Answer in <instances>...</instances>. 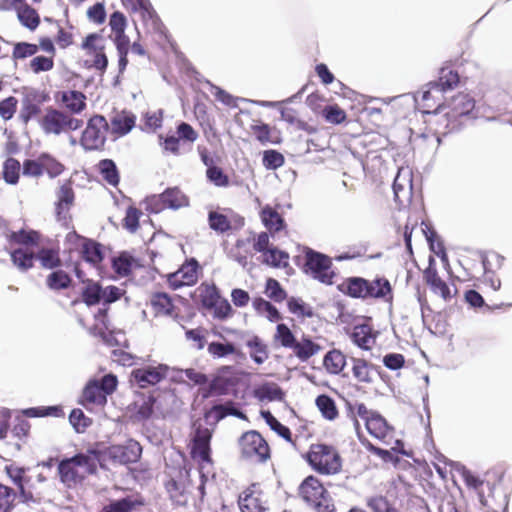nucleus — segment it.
Listing matches in <instances>:
<instances>
[{
	"label": "nucleus",
	"instance_id": "nucleus-1",
	"mask_svg": "<svg viewBox=\"0 0 512 512\" xmlns=\"http://www.w3.org/2000/svg\"><path fill=\"white\" fill-rule=\"evenodd\" d=\"M337 289L353 299L381 300L389 305L394 301L393 287L385 276H376L372 280L359 276L347 277L338 284Z\"/></svg>",
	"mask_w": 512,
	"mask_h": 512
},
{
	"label": "nucleus",
	"instance_id": "nucleus-2",
	"mask_svg": "<svg viewBox=\"0 0 512 512\" xmlns=\"http://www.w3.org/2000/svg\"><path fill=\"white\" fill-rule=\"evenodd\" d=\"M98 464H101V450L96 449H88L85 453L63 459L57 467L60 481L69 488L75 487L88 475L95 474Z\"/></svg>",
	"mask_w": 512,
	"mask_h": 512
},
{
	"label": "nucleus",
	"instance_id": "nucleus-3",
	"mask_svg": "<svg viewBox=\"0 0 512 512\" xmlns=\"http://www.w3.org/2000/svg\"><path fill=\"white\" fill-rule=\"evenodd\" d=\"M238 457L252 465H265L272 459V448L257 430L243 432L236 441Z\"/></svg>",
	"mask_w": 512,
	"mask_h": 512
},
{
	"label": "nucleus",
	"instance_id": "nucleus-4",
	"mask_svg": "<svg viewBox=\"0 0 512 512\" xmlns=\"http://www.w3.org/2000/svg\"><path fill=\"white\" fill-rule=\"evenodd\" d=\"M303 458L319 475L333 476L342 471V457L338 449L331 444L313 443Z\"/></svg>",
	"mask_w": 512,
	"mask_h": 512
},
{
	"label": "nucleus",
	"instance_id": "nucleus-5",
	"mask_svg": "<svg viewBox=\"0 0 512 512\" xmlns=\"http://www.w3.org/2000/svg\"><path fill=\"white\" fill-rule=\"evenodd\" d=\"M299 495L316 512H336L330 493L314 475H309L302 481Z\"/></svg>",
	"mask_w": 512,
	"mask_h": 512
},
{
	"label": "nucleus",
	"instance_id": "nucleus-6",
	"mask_svg": "<svg viewBox=\"0 0 512 512\" xmlns=\"http://www.w3.org/2000/svg\"><path fill=\"white\" fill-rule=\"evenodd\" d=\"M117 384V377L113 374L104 375L100 380H90L82 391L80 404L87 410L104 407L107 396L116 390Z\"/></svg>",
	"mask_w": 512,
	"mask_h": 512
},
{
	"label": "nucleus",
	"instance_id": "nucleus-7",
	"mask_svg": "<svg viewBox=\"0 0 512 512\" xmlns=\"http://www.w3.org/2000/svg\"><path fill=\"white\" fill-rule=\"evenodd\" d=\"M39 126L45 134L61 135L80 129L83 121L68 112L50 106L39 118Z\"/></svg>",
	"mask_w": 512,
	"mask_h": 512
},
{
	"label": "nucleus",
	"instance_id": "nucleus-8",
	"mask_svg": "<svg viewBox=\"0 0 512 512\" xmlns=\"http://www.w3.org/2000/svg\"><path fill=\"white\" fill-rule=\"evenodd\" d=\"M252 247L255 253L261 254V262L272 268H287L289 266V253L274 246L267 232L252 235Z\"/></svg>",
	"mask_w": 512,
	"mask_h": 512
},
{
	"label": "nucleus",
	"instance_id": "nucleus-9",
	"mask_svg": "<svg viewBox=\"0 0 512 512\" xmlns=\"http://www.w3.org/2000/svg\"><path fill=\"white\" fill-rule=\"evenodd\" d=\"M109 123L103 115L91 116L80 137V145L86 151H101L106 144Z\"/></svg>",
	"mask_w": 512,
	"mask_h": 512
},
{
	"label": "nucleus",
	"instance_id": "nucleus-10",
	"mask_svg": "<svg viewBox=\"0 0 512 512\" xmlns=\"http://www.w3.org/2000/svg\"><path fill=\"white\" fill-rule=\"evenodd\" d=\"M82 50L87 57L86 64L103 75L108 67V57L105 53L106 39L99 33L88 34L82 44Z\"/></svg>",
	"mask_w": 512,
	"mask_h": 512
},
{
	"label": "nucleus",
	"instance_id": "nucleus-11",
	"mask_svg": "<svg viewBox=\"0 0 512 512\" xmlns=\"http://www.w3.org/2000/svg\"><path fill=\"white\" fill-rule=\"evenodd\" d=\"M23 175L39 178L44 174L56 178L65 171V166L49 153H41L36 159H26L23 162Z\"/></svg>",
	"mask_w": 512,
	"mask_h": 512
},
{
	"label": "nucleus",
	"instance_id": "nucleus-12",
	"mask_svg": "<svg viewBox=\"0 0 512 512\" xmlns=\"http://www.w3.org/2000/svg\"><path fill=\"white\" fill-rule=\"evenodd\" d=\"M425 114L427 115L425 120L427 130L437 145L440 144L441 136H446L458 130L461 125V121H457L450 116L449 111L445 107L435 109Z\"/></svg>",
	"mask_w": 512,
	"mask_h": 512
},
{
	"label": "nucleus",
	"instance_id": "nucleus-13",
	"mask_svg": "<svg viewBox=\"0 0 512 512\" xmlns=\"http://www.w3.org/2000/svg\"><path fill=\"white\" fill-rule=\"evenodd\" d=\"M304 270L306 273H310L314 279L327 285L333 284L336 275L332 270L331 259L310 248L305 250Z\"/></svg>",
	"mask_w": 512,
	"mask_h": 512
},
{
	"label": "nucleus",
	"instance_id": "nucleus-14",
	"mask_svg": "<svg viewBox=\"0 0 512 512\" xmlns=\"http://www.w3.org/2000/svg\"><path fill=\"white\" fill-rule=\"evenodd\" d=\"M75 198V192L70 180L63 182L56 191V201L54 203L55 217L66 229L73 227L71 209L75 204Z\"/></svg>",
	"mask_w": 512,
	"mask_h": 512
},
{
	"label": "nucleus",
	"instance_id": "nucleus-15",
	"mask_svg": "<svg viewBox=\"0 0 512 512\" xmlns=\"http://www.w3.org/2000/svg\"><path fill=\"white\" fill-rule=\"evenodd\" d=\"M142 453V447L135 440H128L123 445H111L101 451V467L104 462L109 460L114 464L127 465L139 460Z\"/></svg>",
	"mask_w": 512,
	"mask_h": 512
},
{
	"label": "nucleus",
	"instance_id": "nucleus-16",
	"mask_svg": "<svg viewBox=\"0 0 512 512\" xmlns=\"http://www.w3.org/2000/svg\"><path fill=\"white\" fill-rule=\"evenodd\" d=\"M239 380L238 373L232 366H223L208 387L202 389L201 395L203 398L228 395L235 390Z\"/></svg>",
	"mask_w": 512,
	"mask_h": 512
},
{
	"label": "nucleus",
	"instance_id": "nucleus-17",
	"mask_svg": "<svg viewBox=\"0 0 512 512\" xmlns=\"http://www.w3.org/2000/svg\"><path fill=\"white\" fill-rule=\"evenodd\" d=\"M201 267L195 258L187 259L175 272L166 274L165 281L171 290L193 286L198 282Z\"/></svg>",
	"mask_w": 512,
	"mask_h": 512
},
{
	"label": "nucleus",
	"instance_id": "nucleus-18",
	"mask_svg": "<svg viewBox=\"0 0 512 512\" xmlns=\"http://www.w3.org/2000/svg\"><path fill=\"white\" fill-rule=\"evenodd\" d=\"M237 504L241 512H269L268 497L259 483H251L238 495Z\"/></svg>",
	"mask_w": 512,
	"mask_h": 512
},
{
	"label": "nucleus",
	"instance_id": "nucleus-19",
	"mask_svg": "<svg viewBox=\"0 0 512 512\" xmlns=\"http://www.w3.org/2000/svg\"><path fill=\"white\" fill-rule=\"evenodd\" d=\"M50 100V95L45 90L30 88L23 92L19 119L28 124L31 120L40 116L42 105Z\"/></svg>",
	"mask_w": 512,
	"mask_h": 512
},
{
	"label": "nucleus",
	"instance_id": "nucleus-20",
	"mask_svg": "<svg viewBox=\"0 0 512 512\" xmlns=\"http://www.w3.org/2000/svg\"><path fill=\"white\" fill-rule=\"evenodd\" d=\"M154 317H165L173 320L181 318V310L175 300L166 292H153L148 303Z\"/></svg>",
	"mask_w": 512,
	"mask_h": 512
},
{
	"label": "nucleus",
	"instance_id": "nucleus-21",
	"mask_svg": "<svg viewBox=\"0 0 512 512\" xmlns=\"http://www.w3.org/2000/svg\"><path fill=\"white\" fill-rule=\"evenodd\" d=\"M212 430L201 424L195 425L192 437L191 456L202 463H212L210 442Z\"/></svg>",
	"mask_w": 512,
	"mask_h": 512
},
{
	"label": "nucleus",
	"instance_id": "nucleus-22",
	"mask_svg": "<svg viewBox=\"0 0 512 512\" xmlns=\"http://www.w3.org/2000/svg\"><path fill=\"white\" fill-rule=\"evenodd\" d=\"M168 366L159 364L158 366H147L134 369L131 373L135 383L140 388H147L156 385L167 377Z\"/></svg>",
	"mask_w": 512,
	"mask_h": 512
},
{
	"label": "nucleus",
	"instance_id": "nucleus-23",
	"mask_svg": "<svg viewBox=\"0 0 512 512\" xmlns=\"http://www.w3.org/2000/svg\"><path fill=\"white\" fill-rule=\"evenodd\" d=\"M423 279L434 294L439 295L444 300L453 297L449 285L440 277L433 257L429 258V264L423 271Z\"/></svg>",
	"mask_w": 512,
	"mask_h": 512
},
{
	"label": "nucleus",
	"instance_id": "nucleus-24",
	"mask_svg": "<svg viewBox=\"0 0 512 512\" xmlns=\"http://www.w3.org/2000/svg\"><path fill=\"white\" fill-rule=\"evenodd\" d=\"M55 98L66 109L65 112H68L72 116L82 113L87 107L86 95L81 91H59L56 93Z\"/></svg>",
	"mask_w": 512,
	"mask_h": 512
},
{
	"label": "nucleus",
	"instance_id": "nucleus-25",
	"mask_svg": "<svg viewBox=\"0 0 512 512\" xmlns=\"http://www.w3.org/2000/svg\"><path fill=\"white\" fill-rule=\"evenodd\" d=\"M445 92L442 91L439 86L434 84L433 82H429L426 85V89L421 92L420 99H416L419 107L422 109L423 113H428L435 109H439L445 107L443 103Z\"/></svg>",
	"mask_w": 512,
	"mask_h": 512
},
{
	"label": "nucleus",
	"instance_id": "nucleus-26",
	"mask_svg": "<svg viewBox=\"0 0 512 512\" xmlns=\"http://www.w3.org/2000/svg\"><path fill=\"white\" fill-rule=\"evenodd\" d=\"M366 429L371 436L385 444H390L394 437L393 428L387 423L386 419L379 413H375L365 423Z\"/></svg>",
	"mask_w": 512,
	"mask_h": 512
},
{
	"label": "nucleus",
	"instance_id": "nucleus-27",
	"mask_svg": "<svg viewBox=\"0 0 512 512\" xmlns=\"http://www.w3.org/2000/svg\"><path fill=\"white\" fill-rule=\"evenodd\" d=\"M474 106L473 98L466 93L456 94L445 104V108L449 111L450 116L457 121H461V117L469 114L474 109Z\"/></svg>",
	"mask_w": 512,
	"mask_h": 512
},
{
	"label": "nucleus",
	"instance_id": "nucleus-28",
	"mask_svg": "<svg viewBox=\"0 0 512 512\" xmlns=\"http://www.w3.org/2000/svg\"><path fill=\"white\" fill-rule=\"evenodd\" d=\"M68 236H73L81 240L80 254L81 257L88 263L97 265L103 260V252L101 245L92 239H88L78 235L75 231L69 233Z\"/></svg>",
	"mask_w": 512,
	"mask_h": 512
},
{
	"label": "nucleus",
	"instance_id": "nucleus-29",
	"mask_svg": "<svg viewBox=\"0 0 512 512\" xmlns=\"http://www.w3.org/2000/svg\"><path fill=\"white\" fill-rule=\"evenodd\" d=\"M136 116L127 110L116 112L110 119L111 132L116 136H124L135 126Z\"/></svg>",
	"mask_w": 512,
	"mask_h": 512
},
{
	"label": "nucleus",
	"instance_id": "nucleus-30",
	"mask_svg": "<svg viewBox=\"0 0 512 512\" xmlns=\"http://www.w3.org/2000/svg\"><path fill=\"white\" fill-rule=\"evenodd\" d=\"M260 218L263 225L268 230L269 236H274L276 233L286 228L284 218L273 207L266 205L261 209Z\"/></svg>",
	"mask_w": 512,
	"mask_h": 512
},
{
	"label": "nucleus",
	"instance_id": "nucleus-31",
	"mask_svg": "<svg viewBox=\"0 0 512 512\" xmlns=\"http://www.w3.org/2000/svg\"><path fill=\"white\" fill-rule=\"evenodd\" d=\"M7 241L10 248L18 245L19 248H27L37 246L40 242V234L34 230L20 229L12 231L7 235Z\"/></svg>",
	"mask_w": 512,
	"mask_h": 512
},
{
	"label": "nucleus",
	"instance_id": "nucleus-32",
	"mask_svg": "<svg viewBox=\"0 0 512 512\" xmlns=\"http://www.w3.org/2000/svg\"><path fill=\"white\" fill-rule=\"evenodd\" d=\"M291 350L301 362H307L322 350V346L310 337L303 336L300 340H296Z\"/></svg>",
	"mask_w": 512,
	"mask_h": 512
},
{
	"label": "nucleus",
	"instance_id": "nucleus-33",
	"mask_svg": "<svg viewBox=\"0 0 512 512\" xmlns=\"http://www.w3.org/2000/svg\"><path fill=\"white\" fill-rule=\"evenodd\" d=\"M9 255L13 265L21 272L34 267L35 253L27 248H10Z\"/></svg>",
	"mask_w": 512,
	"mask_h": 512
},
{
	"label": "nucleus",
	"instance_id": "nucleus-34",
	"mask_svg": "<svg viewBox=\"0 0 512 512\" xmlns=\"http://www.w3.org/2000/svg\"><path fill=\"white\" fill-rule=\"evenodd\" d=\"M351 339L355 345L363 350H371L376 343V336L369 325L362 324L353 328Z\"/></svg>",
	"mask_w": 512,
	"mask_h": 512
},
{
	"label": "nucleus",
	"instance_id": "nucleus-35",
	"mask_svg": "<svg viewBox=\"0 0 512 512\" xmlns=\"http://www.w3.org/2000/svg\"><path fill=\"white\" fill-rule=\"evenodd\" d=\"M346 366V356L339 349L328 351L323 358V367L328 374L339 375Z\"/></svg>",
	"mask_w": 512,
	"mask_h": 512
},
{
	"label": "nucleus",
	"instance_id": "nucleus-36",
	"mask_svg": "<svg viewBox=\"0 0 512 512\" xmlns=\"http://www.w3.org/2000/svg\"><path fill=\"white\" fill-rule=\"evenodd\" d=\"M35 258L39 260L41 267L44 269L54 270L62 265L58 247H42L35 253Z\"/></svg>",
	"mask_w": 512,
	"mask_h": 512
},
{
	"label": "nucleus",
	"instance_id": "nucleus-37",
	"mask_svg": "<svg viewBox=\"0 0 512 512\" xmlns=\"http://www.w3.org/2000/svg\"><path fill=\"white\" fill-rule=\"evenodd\" d=\"M15 13L21 25L29 29L30 31L36 30L41 23L39 13L27 2L21 7H19L15 11Z\"/></svg>",
	"mask_w": 512,
	"mask_h": 512
},
{
	"label": "nucleus",
	"instance_id": "nucleus-38",
	"mask_svg": "<svg viewBox=\"0 0 512 512\" xmlns=\"http://www.w3.org/2000/svg\"><path fill=\"white\" fill-rule=\"evenodd\" d=\"M162 194L167 209L178 210L189 206V197L178 187H169Z\"/></svg>",
	"mask_w": 512,
	"mask_h": 512
},
{
	"label": "nucleus",
	"instance_id": "nucleus-39",
	"mask_svg": "<svg viewBox=\"0 0 512 512\" xmlns=\"http://www.w3.org/2000/svg\"><path fill=\"white\" fill-rule=\"evenodd\" d=\"M45 284L52 291L66 290L70 288L72 278L66 271L57 268L46 276Z\"/></svg>",
	"mask_w": 512,
	"mask_h": 512
},
{
	"label": "nucleus",
	"instance_id": "nucleus-40",
	"mask_svg": "<svg viewBox=\"0 0 512 512\" xmlns=\"http://www.w3.org/2000/svg\"><path fill=\"white\" fill-rule=\"evenodd\" d=\"M346 411L347 417L351 419L356 430H359L360 428V422L358 420L359 417L366 423L367 419H370V417L376 413L375 411L369 410L362 402H347Z\"/></svg>",
	"mask_w": 512,
	"mask_h": 512
},
{
	"label": "nucleus",
	"instance_id": "nucleus-41",
	"mask_svg": "<svg viewBox=\"0 0 512 512\" xmlns=\"http://www.w3.org/2000/svg\"><path fill=\"white\" fill-rule=\"evenodd\" d=\"M84 287L81 291V299L87 306H94L100 303L103 297L102 287L99 283L87 279L83 281Z\"/></svg>",
	"mask_w": 512,
	"mask_h": 512
},
{
	"label": "nucleus",
	"instance_id": "nucleus-42",
	"mask_svg": "<svg viewBox=\"0 0 512 512\" xmlns=\"http://www.w3.org/2000/svg\"><path fill=\"white\" fill-rule=\"evenodd\" d=\"M315 405L320 411L323 418L334 421L339 416V410L336 402L327 394H320L315 399Z\"/></svg>",
	"mask_w": 512,
	"mask_h": 512
},
{
	"label": "nucleus",
	"instance_id": "nucleus-43",
	"mask_svg": "<svg viewBox=\"0 0 512 512\" xmlns=\"http://www.w3.org/2000/svg\"><path fill=\"white\" fill-rule=\"evenodd\" d=\"M246 346L250 349V357L256 364L261 365L268 359V346L260 337L253 336L246 341Z\"/></svg>",
	"mask_w": 512,
	"mask_h": 512
},
{
	"label": "nucleus",
	"instance_id": "nucleus-44",
	"mask_svg": "<svg viewBox=\"0 0 512 512\" xmlns=\"http://www.w3.org/2000/svg\"><path fill=\"white\" fill-rule=\"evenodd\" d=\"M137 259L128 252L121 253L113 260V269L120 276H128L134 268L139 267Z\"/></svg>",
	"mask_w": 512,
	"mask_h": 512
},
{
	"label": "nucleus",
	"instance_id": "nucleus-45",
	"mask_svg": "<svg viewBox=\"0 0 512 512\" xmlns=\"http://www.w3.org/2000/svg\"><path fill=\"white\" fill-rule=\"evenodd\" d=\"M197 291L201 305L207 310H211V307L215 306V302L221 297L214 284L202 283Z\"/></svg>",
	"mask_w": 512,
	"mask_h": 512
},
{
	"label": "nucleus",
	"instance_id": "nucleus-46",
	"mask_svg": "<svg viewBox=\"0 0 512 512\" xmlns=\"http://www.w3.org/2000/svg\"><path fill=\"white\" fill-rule=\"evenodd\" d=\"M98 170L102 178L111 186L117 187L120 181L119 171L111 159H103L98 163Z\"/></svg>",
	"mask_w": 512,
	"mask_h": 512
},
{
	"label": "nucleus",
	"instance_id": "nucleus-47",
	"mask_svg": "<svg viewBox=\"0 0 512 512\" xmlns=\"http://www.w3.org/2000/svg\"><path fill=\"white\" fill-rule=\"evenodd\" d=\"M143 501L132 497H125L103 507L101 512H132L136 507L142 506Z\"/></svg>",
	"mask_w": 512,
	"mask_h": 512
},
{
	"label": "nucleus",
	"instance_id": "nucleus-48",
	"mask_svg": "<svg viewBox=\"0 0 512 512\" xmlns=\"http://www.w3.org/2000/svg\"><path fill=\"white\" fill-rule=\"evenodd\" d=\"M262 415L266 423L274 432L296 447V442L292 439V432L289 427L280 423L269 411L263 412Z\"/></svg>",
	"mask_w": 512,
	"mask_h": 512
},
{
	"label": "nucleus",
	"instance_id": "nucleus-49",
	"mask_svg": "<svg viewBox=\"0 0 512 512\" xmlns=\"http://www.w3.org/2000/svg\"><path fill=\"white\" fill-rule=\"evenodd\" d=\"M208 224L213 231L224 234L231 230L232 225L229 218L218 211H210L208 214Z\"/></svg>",
	"mask_w": 512,
	"mask_h": 512
},
{
	"label": "nucleus",
	"instance_id": "nucleus-50",
	"mask_svg": "<svg viewBox=\"0 0 512 512\" xmlns=\"http://www.w3.org/2000/svg\"><path fill=\"white\" fill-rule=\"evenodd\" d=\"M352 374L358 382L370 383L372 381L371 368L364 359L352 358Z\"/></svg>",
	"mask_w": 512,
	"mask_h": 512
},
{
	"label": "nucleus",
	"instance_id": "nucleus-51",
	"mask_svg": "<svg viewBox=\"0 0 512 512\" xmlns=\"http://www.w3.org/2000/svg\"><path fill=\"white\" fill-rule=\"evenodd\" d=\"M434 84L439 86L442 91L446 92L448 90L453 89L459 83V75L457 71H454L449 68H442L439 73V78L437 81H433Z\"/></svg>",
	"mask_w": 512,
	"mask_h": 512
},
{
	"label": "nucleus",
	"instance_id": "nucleus-52",
	"mask_svg": "<svg viewBox=\"0 0 512 512\" xmlns=\"http://www.w3.org/2000/svg\"><path fill=\"white\" fill-rule=\"evenodd\" d=\"M366 505L372 512H401L383 495L367 498Z\"/></svg>",
	"mask_w": 512,
	"mask_h": 512
},
{
	"label": "nucleus",
	"instance_id": "nucleus-53",
	"mask_svg": "<svg viewBox=\"0 0 512 512\" xmlns=\"http://www.w3.org/2000/svg\"><path fill=\"white\" fill-rule=\"evenodd\" d=\"M21 165L20 162L13 158L9 157L5 160L3 164V178L6 183L15 185L19 181Z\"/></svg>",
	"mask_w": 512,
	"mask_h": 512
},
{
	"label": "nucleus",
	"instance_id": "nucleus-54",
	"mask_svg": "<svg viewBox=\"0 0 512 512\" xmlns=\"http://www.w3.org/2000/svg\"><path fill=\"white\" fill-rule=\"evenodd\" d=\"M24 415L27 417H64L65 413L63 408L60 405L55 406H41V407H32L23 411Z\"/></svg>",
	"mask_w": 512,
	"mask_h": 512
},
{
	"label": "nucleus",
	"instance_id": "nucleus-55",
	"mask_svg": "<svg viewBox=\"0 0 512 512\" xmlns=\"http://www.w3.org/2000/svg\"><path fill=\"white\" fill-rule=\"evenodd\" d=\"M253 307L258 313H266V317L270 322H277L282 319L278 309L261 297L254 299Z\"/></svg>",
	"mask_w": 512,
	"mask_h": 512
},
{
	"label": "nucleus",
	"instance_id": "nucleus-56",
	"mask_svg": "<svg viewBox=\"0 0 512 512\" xmlns=\"http://www.w3.org/2000/svg\"><path fill=\"white\" fill-rule=\"evenodd\" d=\"M264 293L270 300L277 303H281L287 298V292L279 281L274 278H268L266 280Z\"/></svg>",
	"mask_w": 512,
	"mask_h": 512
},
{
	"label": "nucleus",
	"instance_id": "nucleus-57",
	"mask_svg": "<svg viewBox=\"0 0 512 512\" xmlns=\"http://www.w3.org/2000/svg\"><path fill=\"white\" fill-rule=\"evenodd\" d=\"M207 351L214 358H224L237 353L235 345L231 342H211L208 344Z\"/></svg>",
	"mask_w": 512,
	"mask_h": 512
},
{
	"label": "nucleus",
	"instance_id": "nucleus-58",
	"mask_svg": "<svg viewBox=\"0 0 512 512\" xmlns=\"http://www.w3.org/2000/svg\"><path fill=\"white\" fill-rule=\"evenodd\" d=\"M274 340L279 342L281 346L284 348L291 349L296 342L295 335L291 331V329L283 323H280L276 327V333L274 335Z\"/></svg>",
	"mask_w": 512,
	"mask_h": 512
},
{
	"label": "nucleus",
	"instance_id": "nucleus-59",
	"mask_svg": "<svg viewBox=\"0 0 512 512\" xmlns=\"http://www.w3.org/2000/svg\"><path fill=\"white\" fill-rule=\"evenodd\" d=\"M257 395L261 399L269 401H281L284 398L283 390L275 383L263 384L258 390Z\"/></svg>",
	"mask_w": 512,
	"mask_h": 512
},
{
	"label": "nucleus",
	"instance_id": "nucleus-60",
	"mask_svg": "<svg viewBox=\"0 0 512 512\" xmlns=\"http://www.w3.org/2000/svg\"><path fill=\"white\" fill-rule=\"evenodd\" d=\"M54 68V57L52 56H35L29 62V69L34 74L48 72Z\"/></svg>",
	"mask_w": 512,
	"mask_h": 512
},
{
	"label": "nucleus",
	"instance_id": "nucleus-61",
	"mask_svg": "<svg viewBox=\"0 0 512 512\" xmlns=\"http://www.w3.org/2000/svg\"><path fill=\"white\" fill-rule=\"evenodd\" d=\"M39 51V46L29 42H18L14 44L12 50V58L14 60H22L31 56L36 55Z\"/></svg>",
	"mask_w": 512,
	"mask_h": 512
},
{
	"label": "nucleus",
	"instance_id": "nucleus-62",
	"mask_svg": "<svg viewBox=\"0 0 512 512\" xmlns=\"http://www.w3.org/2000/svg\"><path fill=\"white\" fill-rule=\"evenodd\" d=\"M285 158L277 150L269 149L263 152L262 164L267 170H276L283 166Z\"/></svg>",
	"mask_w": 512,
	"mask_h": 512
},
{
	"label": "nucleus",
	"instance_id": "nucleus-63",
	"mask_svg": "<svg viewBox=\"0 0 512 512\" xmlns=\"http://www.w3.org/2000/svg\"><path fill=\"white\" fill-rule=\"evenodd\" d=\"M142 216V211L135 206H129L126 209L125 217L123 218V227L131 233H135L139 228V220Z\"/></svg>",
	"mask_w": 512,
	"mask_h": 512
},
{
	"label": "nucleus",
	"instance_id": "nucleus-64",
	"mask_svg": "<svg viewBox=\"0 0 512 512\" xmlns=\"http://www.w3.org/2000/svg\"><path fill=\"white\" fill-rule=\"evenodd\" d=\"M16 492L0 483V512H11L14 507Z\"/></svg>",
	"mask_w": 512,
	"mask_h": 512
}]
</instances>
